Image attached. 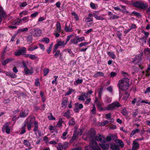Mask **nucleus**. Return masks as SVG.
<instances>
[{"instance_id": "f257e3e1", "label": "nucleus", "mask_w": 150, "mask_h": 150, "mask_svg": "<svg viewBox=\"0 0 150 150\" xmlns=\"http://www.w3.org/2000/svg\"><path fill=\"white\" fill-rule=\"evenodd\" d=\"M129 79L128 78H124L119 81L117 85L119 88L123 91H127L129 87Z\"/></svg>"}, {"instance_id": "f03ea898", "label": "nucleus", "mask_w": 150, "mask_h": 150, "mask_svg": "<svg viewBox=\"0 0 150 150\" xmlns=\"http://www.w3.org/2000/svg\"><path fill=\"white\" fill-rule=\"evenodd\" d=\"M33 119V117L31 116L28 117L25 121V124L24 126L22 127V129L20 132L21 134H23L25 132V128L26 126H27V128L29 130L31 129L32 124V123Z\"/></svg>"}, {"instance_id": "7ed1b4c3", "label": "nucleus", "mask_w": 150, "mask_h": 150, "mask_svg": "<svg viewBox=\"0 0 150 150\" xmlns=\"http://www.w3.org/2000/svg\"><path fill=\"white\" fill-rule=\"evenodd\" d=\"M90 146L92 150H101L100 148L98 146V144L94 140H92L90 143ZM88 146H85V150H88Z\"/></svg>"}, {"instance_id": "20e7f679", "label": "nucleus", "mask_w": 150, "mask_h": 150, "mask_svg": "<svg viewBox=\"0 0 150 150\" xmlns=\"http://www.w3.org/2000/svg\"><path fill=\"white\" fill-rule=\"evenodd\" d=\"M121 105L117 102H115L108 105L106 107L107 110H113L120 107Z\"/></svg>"}, {"instance_id": "39448f33", "label": "nucleus", "mask_w": 150, "mask_h": 150, "mask_svg": "<svg viewBox=\"0 0 150 150\" xmlns=\"http://www.w3.org/2000/svg\"><path fill=\"white\" fill-rule=\"evenodd\" d=\"M132 4L134 6L141 9H145L148 7V5L146 4L141 1L134 2Z\"/></svg>"}, {"instance_id": "423d86ee", "label": "nucleus", "mask_w": 150, "mask_h": 150, "mask_svg": "<svg viewBox=\"0 0 150 150\" xmlns=\"http://www.w3.org/2000/svg\"><path fill=\"white\" fill-rule=\"evenodd\" d=\"M10 124V122H6L3 126L2 128V131L3 132L5 131L7 134H9L10 133V129L9 127V125Z\"/></svg>"}, {"instance_id": "0eeeda50", "label": "nucleus", "mask_w": 150, "mask_h": 150, "mask_svg": "<svg viewBox=\"0 0 150 150\" xmlns=\"http://www.w3.org/2000/svg\"><path fill=\"white\" fill-rule=\"evenodd\" d=\"M64 30L66 32H72L73 31L72 24L71 23L68 24L67 22L65 24Z\"/></svg>"}, {"instance_id": "6e6552de", "label": "nucleus", "mask_w": 150, "mask_h": 150, "mask_svg": "<svg viewBox=\"0 0 150 150\" xmlns=\"http://www.w3.org/2000/svg\"><path fill=\"white\" fill-rule=\"evenodd\" d=\"M104 136L100 134H98L95 137V139L97 141L100 142L101 143H103L104 141Z\"/></svg>"}, {"instance_id": "1a4fd4ad", "label": "nucleus", "mask_w": 150, "mask_h": 150, "mask_svg": "<svg viewBox=\"0 0 150 150\" xmlns=\"http://www.w3.org/2000/svg\"><path fill=\"white\" fill-rule=\"evenodd\" d=\"M34 33L33 35L34 37H37L40 36L42 34V30L39 28H34Z\"/></svg>"}, {"instance_id": "9d476101", "label": "nucleus", "mask_w": 150, "mask_h": 150, "mask_svg": "<svg viewBox=\"0 0 150 150\" xmlns=\"http://www.w3.org/2000/svg\"><path fill=\"white\" fill-rule=\"evenodd\" d=\"M88 94L86 93H82L81 95L79 96L78 99L80 100L84 101L85 99L88 98Z\"/></svg>"}, {"instance_id": "9b49d317", "label": "nucleus", "mask_w": 150, "mask_h": 150, "mask_svg": "<svg viewBox=\"0 0 150 150\" xmlns=\"http://www.w3.org/2000/svg\"><path fill=\"white\" fill-rule=\"evenodd\" d=\"M1 62L3 65H5L6 64L8 63L9 62H11L14 60L13 58L9 57L7 58L5 60L1 59Z\"/></svg>"}, {"instance_id": "f8f14e48", "label": "nucleus", "mask_w": 150, "mask_h": 150, "mask_svg": "<svg viewBox=\"0 0 150 150\" xmlns=\"http://www.w3.org/2000/svg\"><path fill=\"white\" fill-rule=\"evenodd\" d=\"M139 145L136 141H134L132 143V150H137L139 149Z\"/></svg>"}, {"instance_id": "ddd939ff", "label": "nucleus", "mask_w": 150, "mask_h": 150, "mask_svg": "<svg viewBox=\"0 0 150 150\" xmlns=\"http://www.w3.org/2000/svg\"><path fill=\"white\" fill-rule=\"evenodd\" d=\"M141 56L137 55L134 58L132 62L135 64H137L139 63V62L141 60Z\"/></svg>"}, {"instance_id": "4468645a", "label": "nucleus", "mask_w": 150, "mask_h": 150, "mask_svg": "<svg viewBox=\"0 0 150 150\" xmlns=\"http://www.w3.org/2000/svg\"><path fill=\"white\" fill-rule=\"evenodd\" d=\"M56 30L58 33H63V30L62 29L61 24L59 22H58L56 24Z\"/></svg>"}, {"instance_id": "2eb2a0df", "label": "nucleus", "mask_w": 150, "mask_h": 150, "mask_svg": "<svg viewBox=\"0 0 150 150\" xmlns=\"http://www.w3.org/2000/svg\"><path fill=\"white\" fill-rule=\"evenodd\" d=\"M28 115V112L26 111H21L20 112L19 116L21 117H25Z\"/></svg>"}, {"instance_id": "dca6fc26", "label": "nucleus", "mask_w": 150, "mask_h": 150, "mask_svg": "<svg viewBox=\"0 0 150 150\" xmlns=\"http://www.w3.org/2000/svg\"><path fill=\"white\" fill-rule=\"evenodd\" d=\"M104 76V74L103 72L97 71L93 75V76L95 78H97L99 76Z\"/></svg>"}, {"instance_id": "f3484780", "label": "nucleus", "mask_w": 150, "mask_h": 150, "mask_svg": "<svg viewBox=\"0 0 150 150\" xmlns=\"http://www.w3.org/2000/svg\"><path fill=\"white\" fill-rule=\"evenodd\" d=\"M66 44V43L65 42H64L58 41H57V44H55V45L58 48L59 46H63Z\"/></svg>"}, {"instance_id": "a211bd4d", "label": "nucleus", "mask_w": 150, "mask_h": 150, "mask_svg": "<svg viewBox=\"0 0 150 150\" xmlns=\"http://www.w3.org/2000/svg\"><path fill=\"white\" fill-rule=\"evenodd\" d=\"M7 47H4L3 49V50L2 52L1 56V59H4L5 58V54L6 53L7 51Z\"/></svg>"}, {"instance_id": "6ab92c4d", "label": "nucleus", "mask_w": 150, "mask_h": 150, "mask_svg": "<svg viewBox=\"0 0 150 150\" xmlns=\"http://www.w3.org/2000/svg\"><path fill=\"white\" fill-rule=\"evenodd\" d=\"M63 116L66 117L68 119L71 118L70 112L69 110H67L65 112L63 113Z\"/></svg>"}, {"instance_id": "aec40b11", "label": "nucleus", "mask_w": 150, "mask_h": 150, "mask_svg": "<svg viewBox=\"0 0 150 150\" xmlns=\"http://www.w3.org/2000/svg\"><path fill=\"white\" fill-rule=\"evenodd\" d=\"M70 41L71 43L74 44H76L79 42L78 36L75 37L73 39L71 40Z\"/></svg>"}, {"instance_id": "412c9836", "label": "nucleus", "mask_w": 150, "mask_h": 150, "mask_svg": "<svg viewBox=\"0 0 150 150\" xmlns=\"http://www.w3.org/2000/svg\"><path fill=\"white\" fill-rule=\"evenodd\" d=\"M21 24L23 23H26L29 21V16H27L23 17L21 19H20Z\"/></svg>"}, {"instance_id": "4be33fe9", "label": "nucleus", "mask_w": 150, "mask_h": 150, "mask_svg": "<svg viewBox=\"0 0 150 150\" xmlns=\"http://www.w3.org/2000/svg\"><path fill=\"white\" fill-rule=\"evenodd\" d=\"M110 148L112 150H119V146L115 144H110Z\"/></svg>"}, {"instance_id": "5701e85b", "label": "nucleus", "mask_w": 150, "mask_h": 150, "mask_svg": "<svg viewBox=\"0 0 150 150\" xmlns=\"http://www.w3.org/2000/svg\"><path fill=\"white\" fill-rule=\"evenodd\" d=\"M140 131V129H138L133 130L130 134V137H132L134 134L138 133Z\"/></svg>"}, {"instance_id": "b1692460", "label": "nucleus", "mask_w": 150, "mask_h": 150, "mask_svg": "<svg viewBox=\"0 0 150 150\" xmlns=\"http://www.w3.org/2000/svg\"><path fill=\"white\" fill-rule=\"evenodd\" d=\"M99 145L100 147L104 150H106L109 147V145L107 144H100Z\"/></svg>"}, {"instance_id": "393cba45", "label": "nucleus", "mask_w": 150, "mask_h": 150, "mask_svg": "<svg viewBox=\"0 0 150 150\" xmlns=\"http://www.w3.org/2000/svg\"><path fill=\"white\" fill-rule=\"evenodd\" d=\"M93 16L97 20H103L104 19L103 17L101 16H98L97 14L96 13H93Z\"/></svg>"}, {"instance_id": "a878e982", "label": "nucleus", "mask_w": 150, "mask_h": 150, "mask_svg": "<svg viewBox=\"0 0 150 150\" xmlns=\"http://www.w3.org/2000/svg\"><path fill=\"white\" fill-rule=\"evenodd\" d=\"M12 24L13 25H17L21 24V23L20 19H17L14 20Z\"/></svg>"}, {"instance_id": "bb28decb", "label": "nucleus", "mask_w": 150, "mask_h": 150, "mask_svg": "<svg viewBox=\"0 0 150 150\" xmlns=\"http://www.w3.org/2000/svg\"><path fill=\"white\" fill-rule=\"evenodd\" d=\"M26 48L25 47H22L21 49L19 50L18 51H19L20 54L23 55L25 53Z\"/></svg>"}, {"instance_id": "cd10ccee", "label": "nucleus", "mask_w": 150, "mask_h": 150, "mask_svg": "<svg viewBox=\"0 0 150 150\" xmlns=\"http://www.w3.org/2000/svg\"><path fill=\"white\" fill-rule=\"evenodd\" d=\"M77 130V129H76L74 130V132L73 134V136L72 137L71 141H72L75 140L77 137V135L76 134V132Z\"/></svg>"}, {"instance_id": "c85d7f7f", "label": "nucleus", "mask_w": 150, "mask_h": 150, "mask_svg": "<svg viewBox=\"0 0 150 150\" xmlns=\"http://www.w3.org/2000/svg\"><path fill=\"white\" fill-rule=\"evenodd\" d=\"M24 71L26 74H31L33 73V71L30 70L27 67L24 69Z\"/></svg>"}, {"instance_id": "c756f323", "label": "nucleus", "mask_w": 150, "mask_h": 150, "mask_svg": "<svg viewBox=\"0 0 150 150\" xmlns=\"http://www.w3.org/2000/svg\"><path fill=\"white\" fill-rule=\"evenodd\" d=\"M112 139V137L111 136H108L106 138L104 137V141L103 142V143H106L107 142H110L111 141Z\"/></svg>"}, {"instance_id": "7c9ffc66", "label": "nucleus", "mask_w": 150, "mask_h": 150, "mask_svg": "<svg viewBox=\"0 0 150 150\" xmlns=\"http://www.w3.org/2000/svg\"><path fill=\"white\" fill-rule=\"evenodd\" d=\"M68 91L65 94V96H67V95H69L71 94V93H73L74 92V90L72 89L71 88H68Z\"/></svg>"}, {"instance_id": "2f4dec72", "label": "nucleus", "mask_w": 150, "mask_h": 150, "mask_svg": "<svg viewBox=\"0 0 150 150\" xmlns=\"http://www.w3.org/2000/svg\"><path fill=\"white\" fill-rule=\"evenodd\" d=\"M23 144L27 147H30L31 146V144L29 141L26 140H23Z\"/></svg>"}, {"instance_id": "473e14b6", "label": "nucleus", "mask_w": 150, "mask_h": 150, "mask_svg": "<svg viewBox=\"0 0 150 150\" xmlns=\"http://www.w3.org/2000/svg\"><path fill=\"white\" fill-rule=\"evenodd\" d=\"M112 100V98L106 96L105 98V102L106 103H109L111 102Z\"/></svg>"}, {"instance_id": "72a5a7b5", "label": "nucleus", "mask_w": 150, "mask_h": 150, "mask_svg": "<svg viewBox=\"0 0 150 150\" xmlns=\"http://www.w3.org/2000/svg\"><path fill=\"white\" fill-rule=\"evenodd\" d=\"M63 121L61 118L59 119L58 122L56 125L57 127H60L62 125V124L63 122Z\"/></svg>"}, {"instance_id": "f704fd0d", "label": "nucleus", "mask_w": 150, "mask_h": 150, "mask_svg": "<svg viewBox=\"0 0 150 150\" xmlns=\"http://www.w3.org/2000/svg\"><path fill=\"white\" fill-rule=\"evenodd\" d=\"M28 30V28H27L20 29L17 30L18 33H20L22 32H27Z\"/></svg>"}, {"instance_id": "c9c22d12", "label": "nucleus", "mask_w": 150, "mask_h": 150, "mask_svg": "<svg viewBox=\"0 0 150 150\" xmlns=\"http://www.w3.org/2000/svg\"><path fill=\"white\" fill-rule=\"evenodd\" d=\"M108 54L110 56L111 58L114 59L115 58L116 56L112 52H108Z\"/></svg>"}, {"instance_id": "e433bc0d", "label": "nucleus", "mask_w": 150, "mask_h": 150, "mask_svg": "<svg viewBox=\"0 0 150 150\" xmlns=\"http://www.w3.org/2000/svg\"><path fill=\"white\" fill-rule=\"evenodd\" d=\"M68 129H66V130L65 132H63L62 134V136L61 137L62 138L64 139H66V135L68 133Z\"/></svg>"}, {"instance_id": "4c0bfd02", "label": "nucleus", "mask_w": 150, "mask_h": 150, "mask_svg": "<svg viewBox=\"0 0 150 150\" xmlns=\"http://www.w3.org/2000/svg\"><path fill=\"white\" fill-rule=\"evenodd\" d=\"M71 14L72 15L74 16V18L76 21H77L79 20V16L75 12H73L71 13Z\"/></svg>"}, {"instance_id": "58836bf2", "label": "nucleus", "mask_w": 150, "mask_h": 150, "mask_svg": "<svg viewBox=\"0 0 150 150\" xmlns=\"http://www.w3.org/2000/svg\"><path fill=\"white\" fill-rule=\"evenodd\" d=\"M93 21V18L90 17H86L85 19V22L86 23H88L92 22Z\"/></svg>"}, {"instance_id": "ea45409f", "label": "nucleus", "mask_w": 150, "mask_h": 150, "mask_svg": "<svg viewBox=\"0 0 150 150\" xmlns=\"http://www.w3.org/2000/svg\"><path fill=\"white\" fill-rule=\"evenodd\" d=\"M28 11H23L19 13V15L22 17L23 15H26L28 14Z\"/></svg>"}, {"instance_id": "a19ab883", "label": "nucleus", "mask_w": 150, "mask_h": 150, "mask_svg": "<svg viewBox=\"0 0 150 150\" xmlns=\"http://www.w3.org/2000/svg\"><path fill=\"white\" fill-rule=\"evenodd\" d=\"M38 122L35 121L34 122V128L33 129V131L34 132H36L37 131L38 129Z\"/></svg>"}, {"instance_id": "79ce46f5", "label": "nucleus", "mask_w": 150, "mask_h": 150, "mask_svg": "<svg viewBox=\"0 0 150 150\" xmlns=\"http://www.w3.org/2000/svg\"><path fill=\"white\" fill-rule=\"evenodd\" d=\"M48 118L50 120H56L55 117H54L52 113H50V115L48 116Z\"/></svg>"}, {"instance_id": "37998d69", "label": "nucleus", "mask_w": 150, "mask_h": 150, "mask_svg": "<svg viewBox=\"0 0 150 150\" xmlns=\"http://www.w3.org/2000/svg\"><path fill=\"white\" fill-rule=\"evenodd\" d=\"M42 42H45L46 43H48L50 42L49 39L47 38H45L41 40Z\"/></svg>"}, {"instance_id": "c03bdc74", "label": "nucleus", "mask_w": 150, "mask_h": 150, "mask_svg": "<svg viewBox=\"0 0 150 150\" xmlns=\"http://www.w3.org/2000/svg\"><path fill=\"white\" fill-rule=\"evenodd\" d=\"M58 142V139L56 141L52 140L48 142V144L55 145Z\"/></svg>"}, {"instance_id": "a18cd8bd", "label": "nucleus", "mask_w": 150, "mask_h": 150, "mask_svg": "<svg viewBox=\"0 0 150 150\" xmlns=\"http://www.w3.org/2000/svg\"><path fill=\"white\" fill-rule=\"evenodd\" d=\"M121 113L123 115L125 116L127 115L128 114V113L126 110L125 109L122 110L121 111Z\"/></svg>"}, {"instance_id": "49530a36", "label": "nucleus", "mask_w": 150, "mask_h": 150, "mask_svg": "<svg viewBox=\"0 0 150 150\" xmlns=\"http://www.w3.org/2000/svg\"><path fill=\"white\" fill-rule=\"evenodd\" d=\"M69 123V125H74L75 123L74 119L72 118L71 120H70Z\"/></svg>"}, {"instance_id": "de8ad7c7", "label": "nucleus", "mask_w": 150, "mask_h": 150, "mask_svg": "<svg viewBox=\"0 0 150 150\" xmlns=\"http://www.w3.org/2000/svg\"><path fill=\"white\" fill-rule=\"evenodd\" d=\"M35 84L36 86H40V84L38 79H35Z\"/></svg>"}, {"instance_id": "09e8293b", "label": "nucleus", "mask_w": 150, "mask_h": 150, "mask_svg": "<svg viewBox=\"0 0 150 150\" xmlns=\"http://www.w3.org/2000/svg\"><path fill=\"white\" fill-rule=\"evenodd\" d=\"M117 143L119 144V145L122 147H123L124 146V144L123 142L121 140H118L117 141Z\"/></svg>"}, {"instance_id": "8fccbe9b", "label": "nucleus", "mask_w": 150, "mask_h": 150, "mask_svg": "<svg viewBox=\"0 0 150 150\" xmlns=\"http://www.w3.org/2000/svg\"><path fill=\"white\" fill-rule=\"evenodd\" d=\"M49 70L48 69L45 68L43 70L44 75V76H46L49 73Z\"/></svg>"}, {"instance_id": "3c124183", "label": "nucleus", "mask_w": 150, "mask_h": 150, "mask_svg": "<svg viewBox=\"0 0 150 150\" xmlns=\"http://www.w3.org/2000/svg\"><path fill=\"white\" fill-rule=\"evenodd\" d=\"M75 105L79 109H81L83 108V105L82 104L76 103Z\"/></svg>"}, {"instance_id": "603ef678", "label": "nucleus", "mask_w": 150, "mask_h": 150, "mask_svg": "<svg viewBox=\"0 0 150 150\" xmlns=\"http://www.w3.org/2000/svg\"><path fill=\"white\" fill-rule=\"evenodd\" d=\"M96 105L99 109H100L101 110H103V108L101 109V107L102 106V103L99 102H98V103H97Z\"/></svg>"}, {"instance_id": "864d4df0", "label": "nucleus", "mask_w": 150, "mask_h": 150, "mask_svg": "<svg viewBox=\"0 0 150 150\" xmlns=\"http://www.w3.org/2000/svg\"><path fill=\"white\" fill-rule=\"evenodd\" d=\"M73 36V35L72 34H71L70 35H69L67 36V38L66 39V41L65 42L66 43V44H67V42L69 41L70 38H71Z\"/></svg>"}, {"instance_id": "5fc2aeb1", "label": "nucleus", "mask_w": 150, "mask_h": 150, "mask_svg": "<svg viewBox=\"0 0 150 150\" xmlns=\"http://www.w3.org/2000/svg\"><path fill=\"white\" fill-rule=\"evenodd\" d=\"M52 46H53V43L52 44H51L50 45L48 49L47 50V52L49 54L50 53V52L51 51V49H52Z\"/></svg>"}, {"instance_id": "6e6d98bb", "label": "nucleus", "mask_w": 150, "mask_h": 150, "mask_svg": "<svg viewBox=\"0 0 150 150\" xmlns=\"http://www.w3.org/2000/svg\"><path fill=\"white\" fill-rule=\"evenodd\" d=\"M58 150H63V146L61 143H59L57 147Z\"/></svg>"}, {"instance_id": "4d7b16f0", "label": "nucleus", "mask_w": 150, "mask_h": 150, "mask_svg": "<svg viewBox=\"0 0 150 150\" xmlns=\"http://www.w3.org/2000/svg\"><path fill=\"white\" fill-rule=\"evenodd\" d=\"M67 101L66 100H64V101H63L62 103V107H66V106L67 105Z\"/></svg>"}, {"instance_id": "13d9d810", "label": "nucleus", "mask_w": 150, "mask_h": 150, "mask_svg": "<svg viewBox=\"0 0 150 150\" xmlns=\"http://www.w3.org/2000/svg\"><path fill=\"white\" fill-rule=\"evenodd\" d=\"M43 140L46 144H48L49 140L48 139V138L46 136L44 137H43Z\"/></svg>"}, {"instance_id": "bf43d9fd", "label": "nucleus", "mask_w": 150, "mask_h": 150, "mask_svg": "<svg viewBox=\"0 0 150 150\" xmlns=\"http://www.w3.org/2000/svg\"><path fill=\"white\" fill-rule=\"evenodd\" d=\"M88 42H81L79 44V46L81 47L83 46L86 45H88Z\"/></svg>"}, {"instance_id": "052dcab7", "label": "nucleus", "mask_w": 150, "mask_h": 150, "mask_svg": "<svg viewBox=\"0 0 150 150\" xmlns=\"http://www.w3.org/2000/svg\"><path fill=\"white\" fill-rule=\"evenodd\" d=\"M108 123V122L107 120H105L103 122H101L100 125L102 126H104L107 124Z\"/></svg>"}, {"instance_id": "680f3d73", "label": "nucleus", "mask_w": 150, "mask_h": 150, "mask_svg": "<svg viewBox=\"0 0 150 150\" xmlns=\"http://www.w3.org/2000/svg\"><path fill=\"white\" fill-rule=\"evenodd\" d=\"M37 57L35 55L30 54L29 58L32 59H34L36 58Z\"/></svg>"}, {"instance_id": "e2e57ef3", "label": "nucleus", "mask_w": 150, "mask_h": 150, "mask_svg": "<svg viewBox=\"0 0 150 150\" xmlns=\"http://www.w3.org/2000/svg\"><path fill=\"white\" fill-rule=\"evenodd\" d=\"M132 13L134 14L135 15L137 16L138 17H141V15L139 13L136 11L133 12Z\"/></svg>"}, {"instance_id": "0e129e2a", "label": "nucleus", "mask_w": 150, "mask_h": 150, "mask_svg": "<svg viewBox=\"0 0 150 150\" xmlns=\"http://www.w3.org/2000/svg\"><path fill=\"white\" fill-rule=\"evenodd\" d=\"M57 32V31H55L53 33V35L55 36L56 38L59 37L60 36V34Z\"/></svg>"}, {"instance_id": "69168bd1", "label": "nucleus", "mask_w": 150, "mask_h": 150, "mask_svg": "<svg viewBox=\"0 0 150 150\" xmlns=\"http://www.w3.org/2000/svg\"><path fill=\"white\" fill-rule=\"evenodd\" d=\"M38 12H35L31 15L30 16L32 18L36 17L38 15Z\"/></svg>"}, {"instance_id": "338daca9", "label": "nucleus", "mask_w": 150, "mask_h": 150, "mask_svg": "<svg viewBox=\"0 0 150 150\" xmlns=\"http://www.w3.org/2000/svg\"><path fill=\"white\" fill-rule=\"evenodd\" d=\"M60 51L59 50H57L55 54L54 55L56 58H57L58 57L59 55L60 54Z\"/></svg>"}, {"instance_id": "774afa93", "label": "nucleus", "mask_w": 150, "mask_h": 150, "mask_svg": "<svg viewBox=\"0 0 150 150\" xmlns=\"http://www.w3.org/2000/svg\"><path fill=\"white\" fill-rule=\"evenodd\" d=\"M119 16L115 15L112 14V16L111 17V18L112 19H117L119 18Z\"/></svg>"}]
</instances>
